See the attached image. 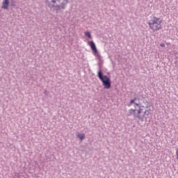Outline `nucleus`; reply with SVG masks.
I'll list each match as a JSON object with an SVG mask.
<instances>
[{
    "instance_id": "15",
    "label": "nucleus",
    "mask_w": 178,
    "mask_h": 178,
    "mask_svg": "<svg viewBox=\"0 0 178 178\" xmlns=\"http://www.w3.org/2000/svg\"><path fill=\"white\" fill-rule=\"evenodd\" d=\"M154 26H159L158 24H154Z\"/></svg>"
},
{
    "instance_id": "8",
    "label": "nucleus",
    "mask_w": 178,
    "mask_h": 178,
    "mask_svg": "<svg viewBox=\"0 0 178 178\" xmlns=\"http://www.w3.org/2000/svg\"><path fill=\"white\" fill-rule=\"evenodd\" d=\"M77 138H79L81 141H83V140H84V138H86V135H84V134H79L77 135Z\"/></svg>"
},
{
    "instance_id": "10",
    "label": "nucleus",
    "mask_w": 178,
    "mask_h": 178,
    "mask_svg": "<svg viewBox=\"0 0 178 178\" xmlns=\"http://www.w3.org/2000/svg\"><path fill=\"white\" fill-rule=\"evenodd\" d=\"M86 37H88V38H91V33L90 32H85Z\"/></svg>"
},
{
    "instance_id": "11",
    "label": "nucleus",
    "mask_w": 178,
    "mask_h": 178,
    "mask_svg": "<svg viewBox=\"0 0 178 178\" xmlns=\"http://www.w3.org/2000/svg\"><path fill=\"white\" fill-rule=\"evenodd\" d=\"M151 113V110L148 111V110H146L144 113V116H148V115H149V113Z\"/></svg>"
},
{
    "instance_id": "1",
    "label": "nucleus",
    "mask_w": 178,
    "mask_h": 178,
    "mask_svg": "<svg viewBox=\"0 0 178 178\" xmlns=\"http://www.w3.org/2000/svg\"><path fill=\"white\" fill-rule=\"evenodd\" d=\"M48 3H54L53 8H54L56 12H63L66 9L67 3H69V0H46Z\"/></svg>"
},
{
    "instance_id": "13",
    "label": "nucleus",
    "mask_w": 178,
    "mask_h": 178,
    "mask_svg": "<svg viewBox=\"0 0 178 178\" xmlns=\"http://www.w3.org/2000/svg\"><path fill=\"white\" fill-rule=\"evenodd\" d=\"M176 156H177V159L178 161V149H176Z\"/></svg>"
},
{
    "instance_id": "4",
    "label": "nucleus",
    "mask_w": 178,
    "mask_h": 178,
    "mask_svg": "<svg viewBox=\"0 0 178 178\" xmlns=\"http://www.w3.org/2000/svg\"><path fill=\"white\" fill-rule=\"evenodd\" d=\"M88 45L90 47L92 52L95 55H98V49H97V46L95 45V43L94 41L91 40L88 42Z\"/></svg>"
},
{
    "instance_id": "6",
    "label": "nucleus",
    "mask_w": 178,
    "mask_h": 178,
    "mask_svg": "<svg viewBox=\"0 0 178 178\" xmlns=\"http://www.w3.org/2000/svg\"><path fill=\"white\" fill-rule=\"evenodd\" d=\"M9 0H3L1 8L8 10L9 8Z\"/></svg>"
},
{
    "instance_id": "7",
    "label": "nucleus",
    "mask_w": 178,
    "mask_h": 178,
    "mask_svg": "<svg viewBox=\"0 0 178 178\" xmlns=\"http://www.w3.org/2000/svg\"><path fill=\"white\" fill-rule=\"evenodd\" d=\"M136 112H137V109H136V108L135 109H133V108L129 109L128 116H131V115H134V116H136Z\"/></svg>"
},
{
    "instance_id": "9",
    "label": "nucleus",
    "mask_w": 178,
    "mask_h": 178,
    "mask_svg": "<svg viewBox=\"0 0 178 178\" xmlns=\"http://www.w3.org/2000/svg\"><path fill=\"white\" fill-rule=\"evenodd\" d=\"M136 101H137V97H135L134 99H131L130 102L128 104V106H131L133 104L136 103Z\"/></svg>"
},
{
    "instance_id": "16",
    "label": "nucleus",
    "mask_w": 178,
    "mask_h": 178,
    "mask_svg": "<svg viewBox=\"0 0 178 178\" xmlns=\"http://www.w3.org/2000/svg\"><path fill=\"white\" fill-rule=\"evenodd\" d=\"M143 111V109L142 108H140V112Z\"/></svg>"
},
{
    "instance_id": "5",
    "label": "nucleus",
    "mask_w": 178,
    "mask_h": 178,
    "mask_svg": "<svg viewBox=\"0 0 178 178\" xmlns=\"http://www.w3.org/2000/svg\"><path fill=\"white\" fill-rule=\"evenodd\" d=\"M137 113H135L134 118H138V119H140V120H143L145 118V115H140V113H141V108H139V110H136Z\"/></svg>"
},
{
    "instance_id": "14",
    "label": "nucleus",
    "mask_w": 178,
    "mask_h": 178,
    "mask_svg": "<svg viewBox=\"0 0 178 178\" xmlns=\"http://www.w3.org/2000/svg\"><path fill=\"white\" fill-rule=\"evenodd\" d=\"M134 105H136V106H140V104H137V103H134Z\"/></svg>"
},
{
    "instance_id": "2",
    "label": "nucleus",
    "mask_w": 178,
    "mask_h": 178,
    "mask_svg": "<svg viewBox=\"0 0 178 178\" xmlns=\"http://www.w3.org/2000/svg\"><path fill=\"white\" fill-rule=\"evenodd\" d=\"M97 77L102 82L104 88H106V90H109V88H111V79H109V77H108L106 75H104V72H102V70H99V71L98 72Z\"/></svg>"
},
{
    "instance_id": "12",
    "label": "nucleus",
    "mask_w": 178,
    "mask_h": 178,
    "mask_svg": "<svg viewBox=\"0 0 178 178\" xmlns=\"http://www.w3.org/2000/svg\"><path fill=\"white\" fill-rule=\"evenodd\" d=\"M160 47H161V48H165V44L161 43V44H160Z\"/></svg>"
},
{
    "instance_id": "3",
    "label": "nucleus",
    "mask_w": 178,
    "mask_h": 178,
    "mask_svg": "<svg viewBox=\"0 0 178 178\" xmlns=\"http://www.w3.org/2000/svg\"><path fill=\"white\" fill-rule=\"evenodd\" d=\"M154 19H151L149 22V29L151 30H153V31H158L162 29V20H161V18H158L155 16L153 17Z\"/></svg>"
}]
</instances>
